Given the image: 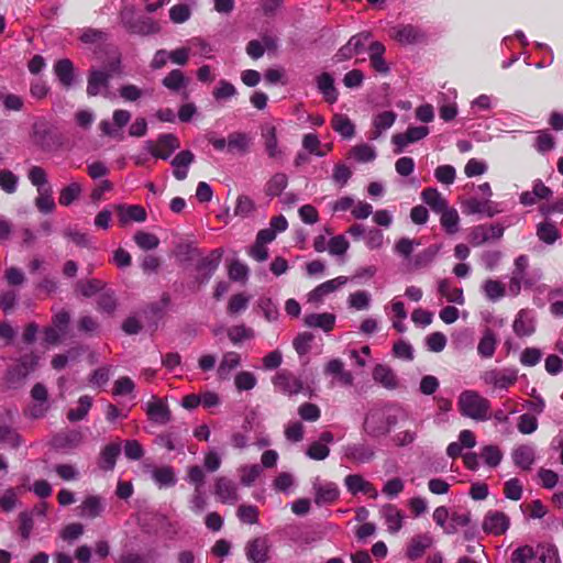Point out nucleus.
Segmentation results:
<instances>
[{"mask_svg":"<svg viewBox=\"0 0 563 563\" xmlns=\"http://www.w3.org/2000/svg\"><path fill=\"white\" fill-rule=\"evenodd\" d=\"M534 559L537 563H559L558 551L553 547H538Z\"/></svg>","mask_w":563,"mask_h":563,"instance_id":"nucleus-64","label":"nucleus"},{"mask_svg":"<svg viewBox=\"0 0 563 563\" xmlns=\"http://www.w3.org/2000/svg\"><path fill=\"white\" fill-rule=\"evenodd\" d=\"M314 492V503L318 506L331 505L335 503L340 496V489L333 482H321L316 478L312 484Z\"/></svg>","mask_w":563,"mask_h":563,"instance_id":"nucleus-7","label":"nucleus"},{"mask_svg":"<svg viewBox=\"0 0 563 563\" xmlns=\"http://www.w3.org/2000/svg\"><path fill=\"white\" fill-rule=\"evenodd\" d=\"M483 292L490 301H497L506 295V288L499 280L487 279L482 285Z\"/></svg>","mask_w":563,"mask_h":563,"instance_id":"nucleus-45","label":"nucleus"},{"mask_svg":"<svg viewBox=\"0 0 563 563\" xmlns=\"http://www.w3.org/2000/svg\"><path fill=\"white\" fill-rule=\"evenodd\" d=\"M303 322L309 328H318L324 332H330L335 324V316L333 313H310L303 319Z\"/></svg>","mask_w":563,"mask_h":563,"instance_id":"nucleus-27","label":"nucleus"},{"mask_svg":"<svg viewBox=\"0 0 563 563\" xmlns=\"http://www.w3.org/2000/svg\"><path fill=\"white\" fill-rule=\"evenodd\" d=\"M438 290L441 296L445 297L448 301L457 305L464 303V296L462 288H451L448 279H441L438 284Z\"/></svg>","mask_w":563,"mask_h":563,"instance_id":"nucleus-43","label":"nucleus"},{"mask_svg":"<svg viewBox=\"0 0 563 563\" xmlns=\"http://www.w3.org/2000/svg\"><path fill=\"white\" fill-rule=\"evenodd\" d=\"M152 90L142 89L133 84H126L120 87L119 95L126 102H135L146 95H151Z\"/></svg>","mask_w":563,"mask_h":563,"instance_id":"nucleus-46","label":"nucleus"},{"mask_svg":"<svg viewBox=\"0 0 563 563\" xmlns=\"http://www.w3.org/2000/svg\"><path fill=\"white\" fill-rule=\"evenodd\" d=\"M119 221L122 225L134 221V222H144L146 220V211L143 207L139 205L133 206H119Z\"/></svg>","mask_w":563,"mask_h":563,"instance_id":"nucleus-31","label":"nucleus"},{"mask_svg":"<svg viewBox=\"0 0 563 563\" xmlns=\"http://www.w3.org/2000/svg\"><path fill=\"white\" fill-rule=\"evenodd\" d=\"M344 485L349 493L356 495L358 493L368 495L372 498L377 497L375 487L366 481L362 475L351 474L344 478Z\"/></svg>","mask_w":563,"mask_h":563,"instance_id":"nucleus-18","label":"nucleus"},{"mask_svg":"<svg viewBox=\"0 0 563 563\" xmlns=\"http://www.w3.org/2000/svg\"><path fill=\"white\" fill-rule=\"evenodd\" d=\"M497 346V338L492 330H486L478 342L477 352L484 358L493 357Z\"/></svg>","mask_w":563,"mask_h":563,"instance_id":"nucleus-40","label":"nucleus"},{"mask_svg":"<svg viewBox=\"0 0 563 563\" xmlns=\"http://www.w3.org/2000/svg\"><path fill=\"white\" fill-rule=\"evenodd\" d=\"M514 332L518 336H529L536 331L534 318L531 311L520 310L512 324Z\"/></svg>","mask_w":563,"mask_h":563,"instance_id":"nucleus-25","label":"nucleus"},{"mask_svg":"<svg viewBox=\"0 0 563 563\" xmlns=\"http://www.w3.org/2000/svg\"><path fill=\"white\" fill-rule=\"evenodd\" d=\"M351 155L358 163H368L376 158L375 147L369 144H360L351 148Z\"/></svg>","mask_w":563,"mask_h":563,"instance_id":"nucleus-54","label":"nucleus"},{"mask_svg":"<svg viewBox=\"0 0 563 563\" xmlns=\"http://www.w3.org/2000/svg\"><path fill=\"white\" fill-rule=\"evenodd\" d=\"M537 235L542 242L553 244L560 238V232L553 223L543 222L538 225Z\"/></svg>","mask_w":563,"mask_h":563,"instance_id":"nucleus-57","label":"nucleus"},{"mask_svg":"<svg viewBox=\"0 0 563 563\" xmlns=\"http://www.w3.org/2000/svg\"><path fill=\"white\" fill-rule=\"evenodd\" d=\"M257 306L263 312L265 319L269 322L276 321L279 317V310L277 305L267 297L260 298L257 301Z\"/></svg>","mask_w":563,"mask_h":563,"instance_id":"nucleus-63","label":"nucleus"},{"mask_svg":"<svg viewBox=\"0 0 563 563\" xmlns=\"http://www.w3.org/2000/svg\"><path fill=\"white\" fill-rule=\"evenodd\" d=\"M162 82L167 89L178 91L186 87L188 79L180 69H173L166 77H164Z\"/></svg>","mask_w":563,"mask_h":563,"instance_id":"nucleus-50","label":"nucleus"},{"mask_svg":"<svg viewBox=\"0 0 563 563\" xmlns=\"http://www.w3.org/2000/svg\"><path fill=\"white\" fill-rule=\"evenodd\" d=\"M503 235L504 228L500 224L477 225L471 232V243L478 246L490 240H499Z\"/></svg>","mask_w":563,"mask_h":563,"instance_id":"nucleus-14","label":"nucleus"},{"mask_svg":"<svg viewBox=\"0 0 563 563\" xmlns=\"http://www.w3.org/2000/svg\"><path fill=\"white\" fill-rule=\"evenodd\" d=\"M112 120L113 123L107 120L100 122L99 128L104 135L114 136L117 132L114 128L119 130L124 128L131 120V113L128 110L118 109L113 112Z\"/></svg>","mask_w":563,"mask_h":563,"instance_id":"nucleus-26","label":"nucleus"},{"mask_svg":"<svg viewBox=\"0 0 563 563\" xmlns=\"http://www.w3.org/2000/svg\"><path fill=\"white\" fill-rule=\"evenodd\" d=\"M510 525L509 517L503 511L490 510L484 517L482 528L484 532L493 536L504 534Z\"/></svg>","mask_w":563,"mask_h":563,"instance_id":"nucleus-8","label":"nucleus"},{"mask_svg":"<svg viewBox=\"0 0 563 563\" xmlns=\"http://www.w3.org/2000/svg\"><path fill=\"white\" fill-rule=\"evenodd\" d=\"M241 365V356L239 353L230 351L222 355L217 373L220 379H228L233 369Z\"/></svg>","mask_w":563,"mask_h":563,"instance_id":"nucleus-30","label":"nucleus"},{"mask_svg":"<svg viewBox=\"0 0 563 563\" xmlns=\"http://www.w3.org/2000/svg\"><path fill=\"white\" fill-rule=\"evenodd\" d=\"M84 435L78 430H70L57 434L54 438V444L57 448H76L82 442Z\"/></svg>","mask_w":563,"mask_h":563,"instance_id":"nucleus-42","label":"nucleus"},{"mask_svg":"<svg viewBox=\"0 0 563 563\" xmlns=\"http://www.w3.org/2000/svg\"><path fill=\"white\" fill-rule=\"evenodd\" d=\"M459 411L463 417L475 421H487L492 418L490 401L475 390H464L457 399Z\"/></svg>","mask_w":563,"mask_h":563,"instance_id":"nucleus-2","label":"nucleus"},{"mask_svg":"<svg viewBox=\"0 0 563 563\" xmlns=\"http://www.w3.org/2000/svg\"><path fill=\"white\" fill-rule=\"evenodd\" d=\"M37 365V356L34 354L25 355L21 358L20 364L10 369V379L26 377Z\"/></svg>","mask_w":563,"mask_h":563,"instance_id":"nucleus-37","label":"nucleus"},{"mask_svg":"<svg viewBox=\"0 0 563 563\" xmlns=\"http://www.w3.org/2000/svg\"><path fill=\"white\" fill-rule=\"evenodd\" d=\"M195 161L192 152L186 150L179 152L170 162L173 166V175L178 180H184L188 176L190 165Z\"/></svg>","mask_w":563,"mask_h":563,"instance_id":"nucleus-22","label":"nucleus"},{"mask_svg":"<svg viewBox=\"0 0 563 563\" xmlns=\"http://www.w3.org/2000/svg\"><path fill=\"white\" fill-rule=\"evenodd\" d=\"M481 456L488 466L496 467L501 462L503 453L498 446L489 444L482 449Z\"/></svg>","mask_w":563,"mask_h":563,"instance_id":"nucleus-61","label":"nucleus"},{"mask_svg":"<svg viewBox=\"0 0 563 563\" xmlns=\"http://www.w3.org/2000/svg\"><path fill=\"white\" fill-rule=\"evenodd\" d=\"M317 86L328 102L334 103L338 100V91L334 87V80L330 74H321L317 78Z\"/></svg>","mask_w":563,"mask_h":563,"instance_id":"nucleus-35","label":"nucleus"},{"mask_svg":"<svg viewBox=\"0 0 563 563\" xmlns=\"http://www.w3.org/2000/svg\"><path fill=\"white\" fill-rule=\"evenodd\" d=\"M432 544L433 538L430 533L415 536L407 545L406 555L411 560L419 559Z\"/></svg>","mask_w":563,"mask_h":563,"instance_id":"nucleus-24","label":"nucleus"},{"mask_svg":"<svg viewBox=\"0 0 563 563\" xmlns=\"http://www.w3.org/2000/svg\"><path fill=\"white\" fill-rule=\"evenodd\" d=\"M344 457L358 464L367 463L373 460L374 449L366 443L347 444L343 449Z\"/></svg>","mask_w":563,"mask_h":563,"instance_id":"nucleus-17","label":"nucleus"},{"mask_svg":"<svg viewBox=\"0 0 563 563\" xmlns=\"http://www.w3.org/2000/svg\"><path fill=\"white\" fill-rule=\"evenodd\" d=\"M529 258L527 255H519L514 263V269L508 284V291L511 296H518L523 288H532L541 278V272H528Z\"/></svg>","mask_w":563,"mask_h":563,"instance_id":"nucleus-3","label":"nucleus"},{"mask_svg":"<svg viewBox=\"0 0 563 563\" xmlns=\"http://www.w3.org/2000/svg\"><path fill=\"white\" fill-rule=\"evenodd\" d=\"M397 114L393 111H384L376 114L373 119L374 131L371 136L372 140L378 139L382 133L393 126Z\"/></svg>","mask_w":563,"mask_h":563,"instance_id":"nucleus-34","label":"nucleus"},{"mask_svg":"<svg viewBox=\"0 0 563 563\" xmlns=\"http://www.w3.org/2000/svg\"><path fill=\"white\" fill-rule=\"evenodd\" d=\"M421 199L435 213L441 212L448 207V201L437 188L429 187L423 189L421 192Z\"/></svg>","mask_w":563,"mask_h":563,"instance_id":"nucleus-33","label":"nucleus"},{"mask_svg":"<svg viewBox=\"0 0 563 563\" xmlns=\"http://www.w3.org/2000/svg\"><path fill=\"white\" fill-rule=\"evenodd\" d=\"M274 385L280 391L288 395H296L302 390V382L289 372H279L274 378Z\"/></svg>","mask_w":563,"mask_h":563,"instance_id":"nucleus-19","label":"nucleus"},{"mask_svg":"<svg viewBox=\"0 0 563 563\" xmlns=\"http://www.w3.org/2000/svg\"><path fill=\"white\" fill-rule=\"evenodd\" d=\"M409 419V413L402 407L386 404L373 407L365 416L363 430L372 439L388 435L391 430Z\"/></svg>","mask_w":563,"mask_h":563,"instance_id":"nucleus-1","label":"nucleus"},{"mask_svg":"<svg viewBox=\"0 0 563 563\" xmlns=\"http://www.w3.org/2000/svg\"><path fill=\"white\" fill-rule=\"evenodd\" d=\"M120 452V443H111L106 445L100 453V467L104 471L113 470Z\"/></svg>","mask_w":563,"mask_h":563,"instance_id":"nucleus-36","label":"nucleus"},{"mask_svg":"<svg viewBox=\"0 0 563 563\" xmlns=\"http://www.w3.org/2000/svg\"><path fill=\"white\" fill-rule=\"evenodd\" d=\"M146 413L154 423L167 424L172 419L170 410L165 401L156 399L146 406Z\"/></svg>","mask_w":563,"mask_h":563,"instance_id":"nucleus-23","label":"nucleus"},{"mask_svg":"<svg viewBox=\"0 0 563 563\" xmlns=\"http://www.w3.org/2000/svg\"><path fill=\"white\" fill-rule=\"evenodd\" d=\"M256 206L254 200L246 196L240 195L236 198L235 207H234V216L240 217L242 219L249 218L255 211Z\"/></svg>","mask_w":563,"mask_h":563,"instance_id":"nucleus-49","label":"nucleus"},{"mask_svg":"<svg viewBox=\"0 0 563 563\" xmlns=\"http://www.w3.org/2000/svg\"><path fill=\"white\" fill-rule=\"evenodd\" d=\"M255 375L247 371L239 372L234 378V385L239 391L251 390L256 386Z\"/></svg>","mask_w":563,"mask_h":563,"instance_id":"nucleus-62","label":"nucleus"},{"mask_svg":"<svg viewBox=\"0 0 563 563\" xmlns=\"http://www.w3.org/2000/svg\"><path fill=\"white\" fill-rule=\"evenodd\" d=\"M82 192V186L78 181H71L59 191L58 203L68 207L75 202Z\"/></svg>","mask_w":563,"mask_h":563,"instance_id":"nucleus-39","label":"nucleus"},{"mask_svg":"<svg viewBox=\"0 0 563 563\" xmlns=\"http://www.w3.org/2000/svg\"><path fill=\"white\" fill-rule=\"evenodd\" d=\"M92 405V399L90 396L84 395L78 400V407L76 409H70L67 413V419L71 422L82 420L90 410Z\"/></svg>","mask_w":563,"mask_h":563,"instance_id":"nucleus-47","label":"nucleus"},{"mask_svg":"<svg viewBox=\"0 0 563 563\" xmlns=\"http://www.w3.org/2000/svg\"><path fill=\"white\" fill-rule=\"evenodd\" d=\"M214 494L223 504H235L239 499L235 483L227 477H218L214 484Z\"/></svg>","mask_w":563,"mask_h":563,"instance_id":"nucleus-16","label":"nucleus"},{"mask_svg":"<svg viewBox=\"0 0 563 563\" xmlns=\"http://www.w3.org/2000/svg\"><path fill=\"white\" fill-rule=\"evenodd\" d=\"M511 459L516 466L522 471H529L536 460V450L529 444L518 445L512 450Z\"/></svg>","mask_w":563,"mask_h":563,"instance_id":"nucleus-21","label":"nucleus"},{"mask_svg":"<svg viewBox=\"0 0 563 563\" xmlns=\"http://www.w3.org/2000/svg\"><path fill=\"white\" fill-rule=\"evenodd\" d=\"M27 178L31 184L37 188V192L45 189H52L47 186L46 172L40 166H32L27 173Z\"/></svg>","mask_w":563,"mask_h":563,"instance_id":"nucleus-56","label":"nucleus"},{"mask_svg":"<svg viewBox=\"0 0 563 563\" xmlns=\"http://www.w3.org/2000/svg\"><path fill=\"white\" fill-rule=\"evenodd\" d=\"M440 223L448 234H454L459 231L460 217L455 209L446 207L439 212Z\"/></svg>","mask_w":563,"mask_h":563,"instance_id":"nucleus-41","label":"nucleus"},{"mask_svg":"<svg viewBox=\"0 0 563 563\" xmlns=\"http://www.w3.org/2000/svg\"><path fill=\"white\" fill-rule=\"evenodd\" d=\"M35 198V206L42 213H51L54 211L56 205L52 196V189H45L37 192Z\"/></svg>","mask_w":563,"mask_h":563,"instance_id":"nucleus-60","label":"nucleus"},{"mask_svg":"<svg viewBox=\"0 0 563 563\" xmlns=\"http://www.w3.org/2000/svg\"><path fill=\"white\" fill-rule=\"evenodd\" d=\"M250 147V137L245 133L234 132L228 136L229 153H245Z\"/></svg>","mask_w":563,"mask_h":563,"instance_id":"nucleus-44","label":"nucleus"},{"mask_svg":"<svg viewBox=\"0 0 563 563\" xmlns=\"http://www.w3.org/2000/svg\"><path fill=\"white\" fill-rule=\"evenodd\" d=\"M190 53L205 58H212L213 47L201 37H192L188 41Z\"/></svg>","mask_w":563,"mask_h":563,"instance_id":"nucleus-55","label":"nucleus"},{"mask_svg":"<svg viewBox=\"0 0 563 563\" xmlns=\"http://www.w3.org/2000/svg\"><path fill=\"white\" fill-rule=\"evenodd\" d=\"M242 428H243V432L242 431L233 432L230 438L232 446L235 449H240V450L245 449L249 445L247 431L253 428L252 418H250L247 416L244 420Z\"/></svg>","mask_w":563,"mask_h":563,"instance_id":"nucleus-51","label":"nucleus"},{"mask_svg":"<svg viewBox=\"0 0 563 563\" xmlns=\"http://www.w3.org/2000/svg\"><path fill=\"white\" fill-rule=\"evenodd\" d=\"M367 49L371 68L378 74L387 75L390 71V66L384 58L386 52L385 45L375 41L368 45Z\"/></svg>","mask_w":563,"mask_h":563,"instance_id":"nucleus-12","label":"nucleus"},{"mask_svg":"<svg viewBox=\"0 0 563 563\" xmlns=\"http://www.w3.org/2000/svg\"><path fill=\"white\" fill-rule=\"evenodd\" d=\"M106 509V500L98 495L87 496L78 506V516L85 519L100 517Z\"/></svg>","mask_w":563,"mask_h":563,"instance_id":"nucleus-13","label":"nucleus"},{"mask_svg":"<svg viewBox=\"0 0 563 563\" xmlns=\"http://www.w3.org/2000/svg\"><path fill=\"white\" fill-rule=\"evenodd\" d=\"M110 78V74L104 70L91 69L87 82L88 96L101 95L104 98H111L112 93L109 91Z\"/></svg>","mask_w":563,"mask_h":563,"instance_id":"nucleus-6","label":"nucleus"},{"mask_svg":"<svg viewBox=\"0 0 563 563\" xmlns=\"http://www.w3.org/2000/svg\"><path fill=\"white\" fill-rule=\"evenodd\" d=\"M332 129L344 139L353 137L355 126L352 121L344 114H334L331 121Z\"/></svg>","mask_w":563,"mask_h":563,"instance_id":"nucleus-38","label":"nucleus"},{"mask_svg":"<svg viewBox=\"0 0 563 563\" xmlns=\"http://www.w3.org/2000/svg\"><path fill=\"white\" fill-rule=\"evenodd\" d=\"M134 242L144 251L154 250L159 245V239L155 234L144 231L134 234Z\"/></svg>","mask_w":563,"mask_h":563,"instance_id":"nucleus-58","label":"nucleus"},{"mask_svg":"<svg viewBox=\"0 0 563 563\" xmlns=\"http://www.w3.org/2000/svg\"><path fill=\"white\" fill-rule=\"evenodd\" d=\"M54 73L64 87L69 88L74 84V65L69 59L57 60L54 65Z\"/></svg>","mask_w":563,"mask_h":563,"instance_id":"nucleus-32","label":"nucleus"},{"mask_svg":"<svg viewBox=\"0 0 563 563\" xmlns=\"http://www.w3.org/2000/svg\"><path fill=\"white\" fill-rule=\"evenodd\" d=\"M482 382L494 389H508L517 382V371L512 368H492L481 374Z\"/></svg>","mask_w":563,"mask_h":563,"instance_id":"nucleus-4","label":"nucleus"},{"mask_svg":"<svg viewBox=\"0 0 563 563\" xmlns=\"http://www.w3.org/2000/svg\"><path fill=\"white\" fill-rule=\"evenodd\" d=\"M373 378L387 389H395L398 386V378L395 372L385 364H378L373 371Z\"/></svg>","mask_w":563,"mask_h":563,"instance_id":"nucleus-28","label":"nucleus"},{"mask_svg":"<svg viewBox=\"0 0 563 563\" xmlns=\"http://www.w3.org/2000/svg\"><path fill=\"white\" fill-rule=\"evenodd\" d=\"M236 95L238 90L234 85L225 79H221L212 91V96L217 101H225L235 97Z\"/></svg>","mask_w":563,"mask_h":563,"instance_id":"nucleus-53","label":"nucleus"},{"mask_svg":"<svg viewBox=\"0 0 563 563\" xmlns=\"http://www.w3.org/2000/svg\"><path fill=\"white\" fill-rule=\"evenodd\" d=\"M471 522V515L468 511L454 512L450 516L448 528H445L446 534H453L457 532L459 528L466 527Z\"/></svg>","mask_w":563,"mask_h":563,"instance_id":"nucleus-59","label":"nucleus"},{"mask_svg":"<svg viewBox=\"0 0 563 563\" xmlns=\"http://www.w3.org/2000/svg\"><path fill=\"white\" fill-rule=\"evenodd\" d=\"M346 283L347 277L345 276H339L336 278L327 280L317 286L308 294V301L311 303H320L323 301L325 296L334 292L336 289L344 286Z\"/></svg>","mask_w":563,"mask_h":563,"instance_id":"nucleus-11","label":"nucleus"},{"mask_svg":"<svg viewBox=\"0 0 563 563\" xmlns=\"http://www.w3.org/2000/svg\"><path fill=\"white\" fill-rule=\"evenodd\" d=\"M287 175L284 173H276L271 177V179L266 184V194L272 197L280 196L283 190L287 187Z\"/></svg>","mask_w":563,"mask_h":563,"instance_id":"nucleus-48","label":"nucleus"},{"mask_svg":"<svg viewBox=\"0 0 563 563\" xmlns=\"http://www.w3.org/2000/svg\"><path fill=\"white\" fill-rule=\"evenodd\" d=\"M391 36L402 45L416 44L424 38L423 32L412 24H401L393 29Z\"/></svg>","mask_w":563,"mask_h":563,"instance_id":"nucleus-15","label":"nucleus"},{"mask_svg":"<svg viewBox=\"0 0 563 563\" xmlns=\"http://www.w3.org/2000/svg\"><path fill=\"white\" fill-rule=\"evenodd\" d=\"M380 518L384 520L387 531L391 534L399 532L404 526L405 516L397 506L386 504L379 509Z\"/></svg>","mask_w":563,"mask_h":563,"instance_id":"nucleus-10","label":"nucleus"},{"mask_svg":"<svg viewBox=\"0 0 563 563\" xmlns=\"http://www.w3.org/2000/svg\"><path fill=\"white\" fill-rule=\"evenodd\" d=\"M180 143L176 135L167 133L161 134L156 143L152 141L146 142L147 151L156 158L168 159L172 154L179 148Z\"/></svg>","mask_w":563,"mask_h":563,"instance_id":"nucleus-5","label":"nucleus"},{"mask_svg":"<svg viewBox=\"0 0 563 563\" xmlns=\"http://www.w3.org/2000/svg\"><path fill=\"white\" fill-rule=\"evenodd\" d=\"M151 477L159 488L173 487L177 483L176 474L168 465L153 468Z\"/></svg>","mask_w":563,"mask_h":563,"instance_id":"nucleus-29","label":"nucleus"},{"mask_svg":"<svg viewBox=\"0 0 563 563\" xmlns=\"http://www.w3.org/2000/svg\"><path fill=\"white\" fill-rule=\"evenodd\" d=\"M245 554L251 563H266L268 560V544L265 538H255L247 542Z\"/></svg>","mask_w":563,"mask_h":563,"instance_id":"nucleus-20","label":"nucleus"},{"mask_svg":"<svg viewBox=\"0 0 563 563\" xmlns=\"http://www.w3.org/2000/svg\"><path fill=\"white\" fill-rule=\"evenodd\" d=\"M261 136L268 157L280 159L284 155V150L279 146L276 126L271 123L264 124L261 128Z\"/></svg>","mask_w":563,"mask_h":563,"instance_id":"nucleus-9","label":"nucleus"},{"mask_svg":"<svg viewBox=\"0 0 563 563\" xmlns=\"http://www.w3.org/2000/svg\"><path fill=\"white\" fill-rule=\"evenodd\" d=\"M254 331L244 324L233 325L228 329V336L233 344H239L243 341L254 338Z\"/></svg>","mask_w":563,"mask_h":563,"instance_id":"nucleus-52","label":"nucleus"}]
</instances>
